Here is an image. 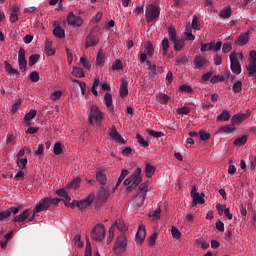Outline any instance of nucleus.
Segmentation results:
<instances>
[{
    "label": "nucleus",
    "instance_id": "nucleus-23",
    "mask_svg": "<svg viewBox=\"0 0 256 256\" xmlns=\"http://www.w3.org/2000/svg\"><path fill=\"white\" fill-rule=\"evenodd\" d=\"M56 194H57L59 197H64V198H65L64 204H65L66 206L71 205V198L69 197V194H67V191H65V189L57 190V191H56Z\"/></svg>",
    "mask_w": 256,
    "mask_h": 256
},
{
    "label": "nucleus",
    "instance_id": "nucleus-21",
    "mask_svg": "<svg viewBox=\"0 0 256 256\" xmlns=\"http://www.w3.org/2000/svg\"><path fill=\"white\" fill-rule=\"evenodd\" d=\"M110 137L113 141H115V143H125V139L121 137V134H119L115 128L111 129Z\"/></svg>",
    "mask_w": 256,
    "mask_h": 256
},
{
    "label": "nucleus",
    "instance_id": "nucleus-49",
    "mask_svg": "<svg viewBox=\"0 0 256 256\" xmlns=\"http://www.w3.org/2000/svg\"><path fill=\"white\" fill-rule=\"evenodd\" d=\"M158 99H159L160 103L165 105L168 103L170 97L167 94L160 93V94H158Z\"/></svg>",
    "mask_w": 256,
    "mask_h": 256
},
{
    "label": "nucleus",
    "instance_id": "nucleus-4",
    "mask_svg": "<svg viewBox=\"0 0 256 256\" xmlns=\"http://www.w3.org/2000/svg\"><path fill=\"white\" fill-rule=\"evenodd\" d=\"M229 57L232 72L235 73V75H239L241 73V63H239V59H243V54L232 52Z\"/></svg>",
    "mask_w": 256,
    "mask_h": 256
},
{
    "label": "nucleus",
    "instance_id": "nucleus-37",
    "mask_svg": "<svg viewBox=\"0 0 256 256\" xmlns=\"http://www.w3.org/2000/svg\"><path fill=\"white\" fill-rule=\"evenodd\" d=\"M231 119V113L229 111H223L218 117L217 121H229Z\"/></svg>",
    "mask_w": 256,
    "mask_h": 256
},
{
    "label": "nucleus",
    "instance_id": "nucleus-48",
    "mask_svg": "<svg viewBox=\"0 0 256 256\" xmlns=\"http://www.w3.org/2000/svg\"><path fill=\"white\" fill-rule=\"evenodd\" d=\"M247 69H248L250 75H255V73H256V62L250 60L248 66H247Z\"/></svg>",
    "mask_w": 256,
    "mask_h": 256
},
{
    "label": "nucleus",
    "instance_id": "nucleus-54",
    "mask_svg": "<svg viewBox=\"0 0 256 256\" xmlns=\"http://www.w3.org/2000/svg\"><path fill=\"white\" fill-rule=\"evenodd\" d=\"M198 137L201 139V141H207L211 137V134L201 130L198 134Z\"/></svg>",
    "mask_w": 256,
    "mask_h": 256
},
{
    "label": "nucleus",
    "instance_id": "nucleus-27",
    "mask_svg": "<svg viewBox=\"0 0 256 256\" xmlns=\"http://www.w3.org/2000/svg\"><path fill=\"white\" fill-rule=\"evenodd\" d=\"M145 173L146 177H148V179H151V177L155 175V166L151 165L150 163H146Z\"/></svg>",
    "mask_w": 256,
    "mask_h": 256
},
{
    "label": "nucleus",
    "instance_id": "nucleus-52",
    "mask_svg": "<svg viewBox=\"0 0 256 256\" xmlns=\"http://www.w3.org/2000/svg\"><path fill=\"white\" fill-rule=\"evenodd\" d=\"M179 91H181V93H193V88L184 84L179 87Z\"/></svg>",
    "mask_w": 256,
    "mask_h": 256
},
{
    "label": "nucleus",
    "instance_id": "nucleus-39",
    "mask_svg": "<svg viewBox=\"0 0 256 256\" xmlns=\"http://www.w3.org/2000/svg\"><path fill=\"white\" fill-rule=\"evenodd\" d=\"M247 143V136H241L234 140V145L237 147H241V145H245Z\"/></svg>",
    "mask_w": 256,
    "mask_h": 256
},
{
    "label": "nucleus",
    "instance_id": "nucleus-28",
    "mask_svg": "<svg viewBox=\"0 0 256 256\" xmlns=\"http://www.w3.org/2000/svg\"><path fill=\"white\" fill-rule=\"evenodd\" d=\"M145 197H147V195L145 194L138 193V195H136V197L134 198V203L136 207H141V205L145 203Z\"/></svg>",
    "mask_w": 256,
    "mask_h": 256
},
{
    "label": "nucleus",
    "instance_id": "nucleus-22",
    "mask_svg": "<svg viewBox=\"0 0 256 256\" xmlns=\"http://www.w3.org/2000/svg\"><path fill=\"white\" fill-rule=\"evenodd\" d=\"M96 181L100 183V185H106L107 184V174H105L104 171H98L96 173Z\"/></svg>",
    "mask_w": 256,
    "mask_h": 256
},
{
    "label": "nucleus",
    "instance_id": "nucleus-13",
    "mask_svg": "<svg viewBox=\"0 0 256 256\" xmlns=\"http://www.w3.org/2000/svg\"><path fill=\"white\" fill-rule=\"evenodd\" d=\"M18 63L19 68L22 72L26 71L27 69V59L25 58V49L20 48L18 52Z\"/></svg>",
    "mask_w": 256,
    "mask_h": 256
},
{
    "label": "nucleus",
    "instance_id": "nucleus-19",
    "mask_svg": "<svg viewBox=\"0 0 256 256\" xmlns=\"http://www.w3.org/2000/svg\"><path fill=\"white\" fill-rule=\"evenodd\" d=\"M94 199L95 198L90 195L87 198L80 200L78 204V209H80V211H83V209H87V207H89L93 203Z\"/></svg>",
    "mask_w": 256,
    "mask_h": 256
},
{
    "label": "nucleus",
    "instance_id": "nucleus-55",
    "mask_svg": "<svg viewBox=\"0 0 256 256\" xmlns=\"http://www.w3.org/2000/svg\"><path fill=\"white\" fill-rule=\"evenodd\" d=\"M113 71H119L120 69H123V63L121 60L117 59L112 65Z\"/></svg>",
    "mask_w": 256,
    "mask_h": 256
},
{
    "label": "nucleus",
    "instance_id": "nucleus-58",
    "mask_svg": "<svg viewBox=\"0 0 256 256\" xmlns=\"http://www.w3.org/2000/svg\"><path fill=\"white\" fill-rule=\"evenodd\" d=\"M149 191V186L146 183H142L139 186V193L142 195H147V192Z\"/></svg>",
    "mask_w": 256,
    "mask_h": 256
},
{
    "label": "nucleus",
    "instance_id": "nucleus-50",
    "mask_svg": "<svg viewBox=\"0 0 256 256\" xmlns=\"http://www.w3.org/2000/svg\"><path fill=\"white\" fill-rule=\"evenodd\" d=\"M37 61H39V54H33L29 57L28 65L30 67H33V65H35V63H37Z\"/></svg>",
    "mask_w": 256,
    "mask_h": 256
},
{
    "label": "nucleus",
    "instance_id": "nucleus-7",
    "mask_svg": "<svg viewBox=\"0 0 256 256\" xmlns=\"http://www.w3.org/2000/svg\"><path fill=\"white\" fill-rule=\"evenodd\" d=\"M161 13V10H159V7L150 4L147 8H146V20L148 23H151V21H155V19H157V17H159Z\"/></svg>",
    "mask_w": 256,
    "mask_h": 256
},
{
    "label": "nucleus",
    "instance_id": "nucleus-12",
    "mask_svg": "<svg viewBox=\"0 0 256 256\" xmlns=\"http://www.w3.org/2000/svg\"><path fill=\"white\" fill-rule=\"evenodd\" d=\"M250 115H251L250 111H248L246 114L245 113L236 114L232 117L231 123L232 125H241L243 121H245L246 119H249Z\"/></svg>",
    "mask_w": 256,
    "mask_h": 256
},
{
    "label": "nucleus",
    "instance_id": "nucleus-46",
    "mask_svg": "<svg viewBox=\"0 0 256 256\" xmlns=\"http://www.w3.org/2000/svg\"><path fill=\"white\" fill-rule=\"evenodd\" d=\"M79 185H81V178H75L68 187L70 189H79Z\"/></svg>",
    "mask_w": 256,
    "mask_h": 256
},
{
    "label": "nucleus",
    "instance_id": "nucleus-43",
    "mask_svg": "<svg viewBox=\"0 0 256 256\" xmlns=\"http://www.w3.org/2000/svg\"><path fill=\"white\" fill-rule=\"evenodd\" d=\"M99 85H101V81L99 80V78H95L92 86V93L93 95H95V97L99 95V92L97 91V87H99Z\"/></svg>",
    "mask_w": 256,
    "mask_h": 256
},
{
    "label": "nucleus",
    "instance_id": "nucleus-42",
    "mask_svg": "<svg viewBox=\"0 0 256 256\" xmlns=\"http://www.w3.org/2000/svg\"><path fill=\"white\" fill-rule=\"evenodd\" d=\"M234 93H241V91H243V82L241 81H237L233 84L232 87Z\"/></svg>",
    "mask_w": 256,
    "mask_h": 256
},
{
    "label": "nucleus",
    "instance_id": "nucleus-29",
    "mask_svg": "<svg viewBox=\"0 0 256 256\" xmlns=\"http://www.w3.org/2000/svg\"><path fill=\"white\" fill-rule=\"evenodd\" d=\"M225 81V75L224 74H217L211 77L210 83L215 85L216 83H223Z\"/></svg>",
    "mask_w": 256,
    "mask_h": 256
},
{
    "label": "nucleus",
    "instance_id": "nucleus-45",
    "mask_svg": "<svg viewBox=\"0 0 256 256\" xmlns=\"http://www.w3.org/2000/svg\"><path fill=\"white\" fill-rule=\"evenodd\" d=\"M80 63L84 69H87L88 71L91 69V62L87 60L85 57H80Z\"/></svg>",
    "mask_w": 256,
    "mask_h": 256
},
{
    "label": "nucleus",
    "instance_id": "nucleus-17",
    "mask_svg": "<svg viewBox=\"0 0 256 256\" xmlns=\"http://www.w3.org/2000/svg\"><path fill=\"white\" fill-rule=\"evenodd\" d=\"M99 43V38L93 34H89L86 38L85 48L89 49V47H95Z\"/></svg>",
    "mask_w": 256,
    "mask_h": 256
},
{
    "label": "nucleus",
    "instance_id": "nucleus-32",
    "mask_svg": "<svg viewBox=\"0 0 256 256\" xmlns=\"http://www.w3.org/2000/svg\"><path fill=\"white\" fill-rule=\"evenodd\" d=\"M53 33H54L55 37H57L58 39L65 38V30L63 28H61V26L55 27L53 30Z\"/></svg>",
    "mask_w": 256,
    "mask_h": 256
},
{
    "label": "nucleus",
    "instance_id": "nucleus-2",
    "mask_svg": "<svg viewBox=\"0 0 256 256\" xmlns=\"http://www.w3.org/2000/svg\"><path fill=\"white\" fill-rule=\"evenodd\" d=\"M127 236L125 234H121L116 238V241L113 246V253L116 256H121L125 251H127Z\"/></svg>",
    "mask_w": 256,
    "mask_h": 256
},
{
    "label": "nucleus",
    "instance_id": "nucleus-57",
    "mask_svg": "<svg viewBox=\"0 0 256 256\" xmlns=\"http://www.w3.org/2000/svg\"><path fill=\"white\" fill-rule=\"evenodd\" d=\"M73 83H76L77 85H79L81 91H82V95H85V91L87 89V85L85 84V82H81L77 79L73 80Z\"/></svg>",
    "mask_w": 256,
    "mask_h": 256
},
{
    "label": "nucleus",
    "instance_id": "nucleus-47",
    "mask_svg": "<svg viewBox=\"0 0 256 256\" xmlns=\"http://www.w3.org/2000/svg\"><path fill=\"white\" fill-rule=\"evenodd\" d=\"M136 139L138 140V143L141 145V147H149V141L145 140V138L140 134L136 136Z\"/></svg>",
    "mask_w": 256,
    "mask_h": 256
},
{
    "label": "nucleus",
    "instance_id": "nucleus-63",
    "mask_svg": "<svg viewBox=\"0 0 256 256\" xmlns=\"http://www.w3.org/2000/svg\"><path fill=\"white\" fill-rule=\"evenodd\" d=\"M30 80L33 82V83H37V81H39V72L37 71H34L30 74Z\"/></svg>",
    "mask_w": 256,
    "mask_h": 256
},
{
    "label": "nucleus",
    "instance_id": "nucleus-31",
    "mask_svg": "<svg viewBox=\"0 0 256 256\" xmlns=\"http://www.w3.org/2000/svg\"><path fill=\"white\" fill-rule=\"evenodd\" d=\"M127 175H129V170L123 169L121 171L120 177L118 178V182H117L114 190H117L119 188V186L121 185V183H123V180L125 179V177H127Z\"/></svg>",
    "mask_w": 256,
    "mask_h": 256
},
{
    "label": "nucleus",
    "instance_id": "nucleus-24",
    "mask_svg": "<svg viewBox=\"0 0 256 256\" xmlns=\"http://www.w3.org/2000/svg\"><path fill=\"white\" fill-rule=\"evenodd\" d=\"M127 80L123 79L120 86V97H127L129 95V89L127 88Z\"/></svg>",
    "mask_w": 256,
    "mask_h": 256
},
{
    "label": "nucleus",
    "instance_id": "nucleus-18",
    "mask_svg": "<svg viewBox=\"0 0 256 256\" xmlns=\"http://www.w3.org/2000/svg\"><path fill=\"white\" fill-rule=\"evenodd\" d=\"M31 215V212L29 209L24 210L19 215L15 216L13 218V223H23V221H26V219H29V216Z\"/></svg>",
    "mask_w": 256,
    "mask_h": 256
},
{
    "label": "nucleus",
    "instance_id": "nucleus-41",
    "mask_svg": "<svg viewBox=\"0 0 256 256\" xmlns=\"http://www.w3.org/2000/svg\"><path fill=\"white\" fill-rule=\"evenodd\" d=\"M211 51H221V47H223V43L221 41L218 42H210Z\"/></svg>",
    "mask_w": 256,
    "mask_h": 256
},
{
    "label": "nucleus",
    "instance_id": "nucleus-1",
    "mask_svg": "<svg viewBox=\"0 0 256 256\" xmlns=\"http://www.w3.org/2000/svg\"><path fill=\"white\" fill-rule=\"evenodd\" d=\"M142 170L140 167H137L135 171L124 181V185L127 187L126 191L127 193H131L133 189L141 185V182L143 181V176L141 175ZM130 185V186H129Z\"/></svg>",
    "mask_w": 256,
    "mask_h": 256
},
{
    "label": "nucleus",
    "instance_id": "nucleus-6",
    "mask_svg": "<svg viewBox=\"0 0 256 256\" xmlns=\"http://www.w3.org/2000/svg\"><path fill=\"white\" fill-rule=\"evenodd\" d=\"M105 233V226L98 224L91 232V239H93V241H103L105 239Z\"/></svg>",
    "mask_w": 256,
    "mask_h": 256
},
{
    "label": "nucleus",
    "instance_id": "nucleus-26",
    "mask_svg": "<svg viewBox=\"0 0 256 256\" xmlns=\"http://www.w3.org/2000/svg\"><path fill=\"white\" fill-rule=\"evenodd\" d=\"M96 63L100 67L105 65V52H103V50L98 51V54L96 57Z\"/></svg>",
    "mask_w": 256,
    "mask_h": 256
},
{
    "label": "nucleus",
    "instance_id": "nucleus-25",
    "mask_svg": "<svg viewBox=\"0 0 256 256\" xmlns=\"http://www.w3.org/2000/svg\"><path fill=\"white\" fill-rule=\"evenodd\" d=\"M248 42L249 34H241L236 41V45H240L241 47H243V45H247Z\"/></svg>",
    "mask_w": 256,
    "mask_h": 256
},
{
    "label": "nucleus",
    "instance_id": "nucleus-56",
    "mask_svg": "<svg viewBox=\"0 0 256 256\" xmlns=\"http://www.w3.org/2000/svg\"><path fill=\"white\" fill-rule=\"evenodd\" d=\"M37 115L36 110H30L29 113H27L24 117L25 121H31V119H35Z\"/></svg>",
    "mask_w": 256,
    "mask_h": 256
},
{
    "label": "nucleus",
    "instance_id": "nucleus-53",
    "mask_svg": "<svg viewBox=\"0 0 256 256\" xmlns=\"http://www.w3.org/2000/svg\"><path fill=\"white\" fill-rule=\"evenodd\" d=\"M178 115H189L191 113V110L187 106H183L181 108L177 109Z\"/></svg>",
    "mask_w": 256,
    "mask_h": 256
},
{
    "label": "nucleus",
    "instance_id": "nucleus-33",
    "mask_svg": "<svg viewBox=\"0 0 256 256\" xmlns=\"http://www.w3.org/2000/svg\"><path fill=\"white\" fill-rule=\"evenodd\" d=\"M185 40L186 41H195V35H193V33L191 32V25L186 26Z\"/></svg>",
    "mask_w": 256,
    "mask_h": 256
},
{
    "label": "nucleus",
    "instance_id": "nucleus-8",
    "mask_svg": "<svg viewBox=\"0 0 256 256\" xmlns=\"http://www.w3.org/2000/svg\"><path fill=\"white\" fill-rule=\"evenodd\" d=\"M21 211L20 207H10L8 210L0 212V221H9L11 215H17Z\"/></svg>",
    "mask_w": 256,
    "mask_h": 256
},
{
    "label": "nucleus",
    "instance_id": "nucleus-5",
    "mask_svg": "<svg viewBox=\"0 0 256 256\" xmlns=\"http://www.w3.org/2000/svg\"><path fill=\"white\" fill-rule=\"evenodd\" d=\"M115 228H117L121 233L127 232V224H125V221L123 220H117L114 224L111 225L109 229V237L108 241L111 243L113 241V238L115 237Z\"/></svg>",
    "mask_w": 256,
    "mask_h": 256
},
{
    "label": "nucleus",
    "instance_id": "nucleus-59",
    "mask_svg": "<svg viewBox=\"0 0 256 256\" xmlns=\"http://www.w3.org/2000/svg\"><path fill=\"white\" fill-rule=\"evenodd\" d=\"M162 49H163L164 55H167V52L169 51V39H167V38L163 39Z\"/></svg>",
    "mask_w": 256,
    "mask_h": 256
},
{
    "label": "nucleus",
    "instance_id": "nucleus-62",
    "mask_svg": "<svg viewBox=\"0 0 256 256\" xmlns=\"http://www.w3.org/2000/svg\"><path fill=\"white\" fill-rule=\"evenodd\" d=\"M221 131H223V133H233V131H235V128L233 127V124L232 125H228V126H223L221 128Z\"/></svg>",
    "mask_w": 256,
    "mask_h": 256
},
{
    "label": "nucleus",
    "instance_id": "nucleus-60",
    "mask_svg": "<svg viewBox=\"0 0 256 256\" xmlns=\"http://www.w3.org/2000/svg\"><path fill=\"white\" fill-rule=\"evenodd\" d=\"M17 165L19 169H24L27 165V158H17Z\"/></svg>",
    "mask_w": 256,
    "mask_h": 256
},
{
    "label": "nucleus",
    "instance_id": "nucleus-38",
    "mask_svg": "<svg viewBox=\"0 0 256 256\" xmlns=\"http://www.w3.org/2000/svg\"><path fill=\"white\" fill-rule=\"evenodd\" d=\"M168 37H169V40L172 41H177V30H175V28L173 27H170L168 29Z\"/></svg>",
    "mask_w": 256,
    "mask_h": 256
},
{
    "label": "nucleus",
    "instance_id": "nucleus-35",
    "mask_svg": "<svg viewBox=\"0 0 256 256\" xmlns=\"http://www.w3.org/2000/svg\"><path fill=\"white\" fill-rule=\"evenodd\" d=\"M172 43H174L175 51H181V49H183V47H185V40H183V39L175 40Z\"/></svg>",
    "mask_w": 256,
    "mask_h": 256
},
{
    "label": "nucleus",
    "instance_id": "nucleus-30",
    "mask_svg": "<svg viewBox=\"0 0 256 256\" xmlns=\"http://www.w3.org/2000/svg\"><path fill=\"white\" fill-rule=\"evenodd\" d=\"M72 75H73V77H77V78L81 79V78L85 77V72H83L82 68L74 66L73 70H72Z\"/></svg>",
    "mask_w": 256,
    "mask_h": 256
},
{
    "label": "nucleus",
    "instance_id": "nucleus-15",
    "mask_svg": "<svg viewBox=\"0 0 256 256\" xmlns=\"http://www.w3.org/2000/svg\"><path fill=\"white\" fill-rule=\"evenodd\" d=\"M209 64L207 62V58L197 55L194 58V69H202L203 67H207Z\"/></svg>",
    "mask_w": 256,
    "mask_h": 256
},
{
    "label": "nucleus",
    "instance_id": "nucleus-64",
    "mask_svg": "<svg viewBox=\"0 0 256 256\" xmlns=\"http://www.w3.org/2000/svg\"><path fill=\"white\" fill-rule=\"evenodd\" d=\"M93 253L91 251V242H87L86 244V250H85V255L84 256H92Z\"/></svg>",
    "mask_w": 256,
    "mask_h": 256
},
{
    "label": "nucleus",
    "instance_id": "nucleus-11",
    "mask_svg": "<svg viewBox=\"0 0 256 256\" xmlns=\"http://www.w3.org/2000/svg\"><path fill=\"white\" fill-rule=\"evenodd\" d=\"M49 207H51V200L49 198H45L34 208V215H37V213H42V211H47Z\"/></svg>",
    "mask_w": 256,
    "mask_h": 256
},
{
    "label": "nucleus",
    "instance_id": "nucleus-36",
    "mask_svg": "<svg viewBox=\"0 0 256 256\" xmlns=\"http://www.w3.org/2000/svg\"><path fill=\"white\" fill-rule=\"evenodd\" d=\"M53 43L51 41H47L45 45V51L48 57H51V55H55V49L51 48Z\"/></svg>",
    "mask_w": 256,
    "mask_h": 256
},
{
    "label": "nucleus",
    "instance_id": "nucleus-34",
    "mask_svg": "<svg viewBox=\"0 0 256 256\" xmlns=\"http://www.w3.org/2000/svg\"><path fill=\"white\" fill-rule=\"evenodd\" d=\"M146 133L150 135V137H153L154 139H161L163 137V132H157L155 130L147 129Z\"/></svg>",
    "mask_w": 256,
    "mask_h": 256
},
{
    "label": "nucleus",
    "instance_id": "nucleus-10",
    "mask_svg": "<svg viewBox=\"0 0 256 256\" xmlns=\"http://www.w3.org/2000/svg\"><path fill=\"white\" fill-rule=\"evenodd\" d=\"M191 197L193 198L194 205H197V203L203 205L205 203V194H199L195 186L191 189Z\"/></svg>",
    "mask_w": 256,
    "mask_h": 256
},
{
    "label": "nucleus",
    "instance_id": "nucleus-40",
    "mask_svg": "<svg viewBox=\"0 0 256 256\" xmlns=\"http://www.w3.org/2000/svg\"><path fill=\"white\" fill-rule=\"evenodd\" d=\"M220 17H222L223 19H229V17H231V8H223V10L220 12Z\"/></svg>",
    "mask_w": 256,
    "mask_h": 256
},
{
    "label": "nucleus",
    "instance_id": "nucleus-44",
    "mask_svg": "<svg viewBox=\"0 0 256 256\" xmlns=\"http://www.w3.org/2000/svg\"><path fill=\"white\" fill-rule=\"evenodd\" d=\"M104 101L106 103V107H111V105H113V96L111 95V93L107 92L104 95Z\"/></svg>",
    "mask_w": 256,
    "mask_h": 256
},
{
    "label": "nucleus",
    "instance_id": "nucleus-9",
    "mask_svg": "<svg viewBox=\"0 0 256 256\" xmlns=\"http://www.w3.org/2000/svg\"><path fill=\"white\" fill-rule=\"evenodd\" d=\"M67 21L72 27H81V25H83V19L81 16L75 15L73 12L68 14Z\"/></svg>",
    "mask_w": 256,
    "mask_h": 256
},
{
    "label": "nucleus",
    "instance_id": "nucleus-51",
    "mask_svg": "<svg viewBox=\"0 0 256 256\" xmlns=\"http://www.w3.org/2000/svg\"><path fill=\"white\" fill-rule=\"evenodd\" d=\"M171 234L174 239H181V232L179 231V229H177V227L172 226Z\"/></svg>",
    "mask_w": 256,
    "mask_h": 256
},
{
    "label": "nucleus",
    "instance_id": "nucleus-61",
    "mask_svg": "<svg viewBox=\"0 0 256 256\" xmlns=\"http://www.w3.org/2000/svg\"><path fill=\"white\" fill-rule=\"evenodd\" d=\"M61 153H63V147L61 146V143L57 142L54 145V154L61 155Z\"/></svg>",
    "mask_w": 256,
    "mask_h": 256
},
{
    "label": "nucleus",
    "instance_id": "nucleus-3",
    "mask_svg": "<svg viewBox=\"0 0 256 256\" xmlns=\"http://www.w3.org/2000/svg\"><path fill=\"white\" fill-rule=\"evenodd\" d=\"M103 121V113L99 110V106L92 105L90 107L89 124L93 125L96 123L99 125Z\"/></svg>",
    "mask_w": 256,
    "mask_h": 256
},
{
    "label": "nucleus",
    "instance_id": "nucleus-14",
    "mask_svg": "<svg viewBox=\"0 0 256 256\" xmlns=\"http://www.w3.org/2000/svg\"><path fill=\"white\" fill-rule=\"evenodd\" d=\"M153 53H155V48H153V44L148 43L145 47V53L140 55V62L145 63L147 57H153Z\"/></svg>",
    "mask_w": 256,
    "mask_h": 256
},
{
    "label": "nucleus",
    "instance_id": "nucleus-16",
    "mask_svg": "<svg viewBox=\"0 0 256 256\" xmlns=\"http://www.w3.org/2000/svg\"><path fill=\"white\" fill-rule=\"evenodd\" d=\"M146 235L147 231L145 230V225H140L136 233V243H143L145 241Z\"/></svg>",
    "mask_w": 256,
    "mask_h": 256
},
{
    "label": "nucleus",
    "instance_id": "nucleus-20",
    "mask_svg": "<svg viewBox=\"0 0 256 256\" xmlns=\"http://www.w3.org/2000/svg\"><path fill=\"white\" fill-rule=\"evenodd\" d=\"M109 188H106L104 186H101L99 192H98V199L99 201H102V203H105L109 199Z\"/></svg>",
    "mask_w": 256,
    "mask_h": 256
}]
</instances>
